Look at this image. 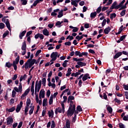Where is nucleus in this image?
<instances>
[{"label": "nucleus", "mask_w": 128, "mask_h": 128, "mask_svg": "<svg viewBox=\"0 0 128 128\" xmlns=\"http://www.w3.org/2000/svg\"><path fill=\"white\" fill-rule=\"evenodd\" d=\"M30 88H28L26 90H25L24 92L26 94H28L30 92Z\"/></svg>", "instance_id": "nucleus-59"}, {"label": "nucleus", "mask_w": 128, "mask_h": 128, "mask_svg": "<svg viewBox=\"0 0 128 128\" xmlns=\"http://www.w3.org/2000/svg\"><path fill=\"white\" fill-rule=\"evenodd\" d=\"M56 128V123L54 122V120L52 121L51 128Z\"/></svg>", "instance_id": "nucleus-40"}, {"label": "nucleus", "mask_w": 128, "mask_h": 128, "mask_svg": "<svg viewBox=\"0 0 128 128\" xmlns=\"http://www.w3.org/2000/svg\"><path fill=\"white\" fill-rule=\"evenodd\" d=\"M65 46H72V42L70 41L64 43Z\"/></svg>", "instance_id": "nucleus-53"}, {"label": "nucleus", "mask_w": 128, "mask_h": 128, "mask_svg": "<svg viewBox=\"0 0 128 128\" xmlns=\"http://www.w3.org/2000/svg\"><path fill=\"white\" fill-rule=\"evenodd\" d=\"M76 56H80V51H76L75 52Z\"/></svg>", "instance_id": "nucleus-57"}, {"label": "nucleus", "mask_w": 128, "mask_h": 128, "mask_svg": "<svg viewBox=\"0 0 128 128\" xmlns=\"http://www.w3.org/2000/svg\"><path fill=\"white\" fill-rule=\"evenodd\" d=\"M21 2H22V6H26L28 4V1L26 0H21Z\"/></svg>", "instance_id": "nucleus-46"}, {"label": "nucleus", "mask_w": 128, "mask_h": 128, "mask_svg": "<svg viewBox=\"0 0 128 128\" xmlns=\"http://www.w3.org/2000/svg\"><path fill=\"white\" fill-rule=\"evenodd\" d=\"M48 28H54V24H48Z\"/></svg>", "instance_id": "nucleus-60"}, {"label": "nucleus", "mask_w": 128, "mask_h": 128, "mask_svg": "<svg viewBox=\"0 0 128 128\" xmlns=\"http://www.w3.org/2000/svg\"><path fill=\"white\" fill-rule=\"evenodd\" d=\"M36 59H33L31 61V62H30V63L29 64V65H28L29 68H32V66H34V64H36Z\"/></svg>", "instance_id": "nucleus-14"}, {"label": "nucleus", "mask_w": 128, "mask_h": 128, "mask_svg": "<svg viewBox=\"0 0 128 128\" xmlns=\"http://www.w3.org/2000/svg\"><path fill=\"white\" fill-rule=\"evenodd\" d=\"M16 92L13 90L12 92V98H14V96H16Z\"/></svg>", "instance_id": "nucleus-54"}, {"label": "nucleus", "mask_w": 128, "mask_h": 128, "mask_svg": "<svg viewBox=\"0 0 128 128\" xmlns=\"http://www.w3.org/2000/svg\"><path fill=\"white\" fill-rule=\"evenodd\" d=\"M38 38H40V40H44V36L42 34L38 33L34 36V38L36 40H38Z\"/></svg>", "instance_id": "nucleus-3"}, {"label": "nucleus", "mask_w": 128, "mask_h": 128, "mask_svg": "<svg viewBox=\"0 0 128 128\" xmlns=\"http://www.w3.org/2000/svg\"><path fill=\"white\" fill-rule=\"evenodd\" d=\"M22 109V107L20 106V104L17 106L16 108V112H20V111Z\"/></svg>", "instance_id": "nucleus-34"}, {"label": "nucleus", "mask_w": 128, "mask_h": 128, "mask_svg": "<svg viewBox=\"0 0 128 128\" xmlns=\"http://www.w3.org/2000/svg\"><path fill=\"white\" fill-rule=\"evenodd\" d=\"M30 102H32V101L30 98H28L26 102V106H30Z\"/></svg>", "instance_id": "nucleus-30"}, {"label": "nucleus", "mask_w": 128, "mask_h": 128, "mask_svg": "<svg viewBox=\"0 0 128 128\" xmlns=\"http://www.w3.org/2000/svg\"><path fill=\"white\" fill-rule=\"evenodd\" d=\"M6 24L8 30L10 32L12 30V29L10 28V21H8V20H7L6 22Z\"/></svg>", "instance_id": "nucleus-13"}, {"label": "nucleus", "mask_w": 128, "mask_h": 128, "mask_svg": "<svg viewBox=\"0 0 128 128\" xmlns=\"http://www.w3.org/2000/svg\"><path fill=\"white\" fill-rule=\"evenodd\" d=\"M88 53L87 52H82L80 54V56H88Z\"/></svg>", "instance_id": "nucleus-41"}, {"label": "nucleus", "mask_w": 128, "mask_h": 128, "mask_svg": "<svg viewBox=\"0 0 128 128\" xmlns=\"http://www.w3.org/2000/svg\"><path fill=\"white\" fill-rule=\"evenodd\" d=\"M126 10H122L121 12L120 13L121 16H124L126 14Z\"/></svg>", "instance_id": "nucleus-36"}, {"label": "nucleus", "mask_w": 128, "mask_h": 128, "mask_svg": "<svg viewBox=\"0 0 128 128\" xmlns=\"http://www.w3.org/2000/svg\"><path fill=\"white\" fill-rule=\"evenodd\" d=\"M50 96V90H48L46 92V96L48 98Z\"/></svg>", "instance_id": "nucleus-52"}, {"label": "nucleus", "mask_w": 128, "mask_h": 128, "mask_svg": "<svg viewBox=\"0 0 128 128\" xmlns=\"http://www.w3.org/2000/svg\"><path fill=\"white\" fill-rule=\"evenodd\" d=\"M30 110L29 111V114L30 116H31L32 114H34V106H30Z\"/></svg>", "instance_id": "nucleus-15"}, {"label": "nucleus", "mask_w": 128, "mask_h": 128, "mask_svg": "<svg viewBox=\"0 0 128 128\" xmlns=\"http://www.w3.org/2000/svg\"><path fill=\"white\" fill-rule=\"evenodd\" d=\"M119 128H125L124 125L122 123H119L118 124Z\"/></svg>", "instance_id": "nucleus-50"}, {"label": "nucleus", "mask_w": 128, "mask_h": 128, "mask_svg": "<svg viewBox=\"0 0 128 128\" xmlns=\"http://www.w3.org/2000/svg\"><path fill=\"white\" fill-rule=\"evenodd\" d=\"M123 120H125L126 122V120H128V115H126V116H124L123 118Z\"/></svg>", "instance_id": "nucleus-62"}, {"label": "nucleus", "mask_w": 128, "mask_h": 128, "mask_svg": "<svg viewBox=\"0 0 128 128\" xmlns=\"http://www.w3.org/2000/svg\"><path fill=\"white\" fill-rule=\"evenodd\" d=\"M64 10H61L60 12H58V18H60L62 16H64Z\"/></svg>", "instance_id": "nucleus-19"}, {"label": "nucleus", "mask_w": 128, "mask_h": 128, "mask_svg": "<svg viewBox=\"0 0 128 128\" xmlns=\"http://www.w3.org/2000/svg\"><path fill=\"white\" fill-rule=\"evenodd\" d=\"M88 52H90V54H96L94 50L92 49L88 50Z\"/></svg>", "instance_id": "nucleus-51"}, {"label": "nucleus", "mask_w": 128, "mask_h": 128, "mask_svg": "<svg viewBox=\"0 0 128 128\" xmlns=\"http://www.w3.org/2000/svg\"><path fill=\"white\" fill-rule=\"evenodd\" d=\"M46 102H48V99L44 98L42 102V106H46Z\"/></svg>", "instance_id": "nucleus-31"}, {"label": "nucleus", "mask_w": 128, "mask_h": 128, "mask_svg": "<svg viewBox=\"0 0 128 128\" xmlns=\"http://www.w3.org/2000/svg\"><path fill=\"white\" fill-rule=\"evenodd\" d=\"M42 32H43V34H44V36H50V32L46 28H44L42 30Z\"/></svg>", "instance_id": "nucleus-10"}, {"label": "nucleus", "mask_w": 128, "mask_h": 128, "mask_svg": "<svg viewBox=\"0 0 128 128\" xmlns=\"http://www.w3.org/2000/svg\"><path fill=\"white\" fill-rule=\"evenodd\" d=\"M56 26H58V28H60V26H62V24H60V21H58L56 22Z\"/></svg>", "instance_id": "nucleus-39"}, {"label": "nucleus", "mask_w": 128, "mask_h": 128, "mask_svg": "<svg viewBox=\"0 0 128 128\" xmlns=\"http://www.w3.org/2000/svg\"><path fill=\"white\" fill-rule=\"evenodd\" d=\"M46 94V92L44 89L40 90L39 96H40L42 97V98H44V94Z\"/></svg>", "instance_id": "nucleus-6"}, {"label": "nucleus", "mask_w": 128, "mask_h": 128, "mask_svg": "<svg viewBox=\"0 0 128 128\" xmlns=\"http://www.w3.org/2000/svg\"><path fill=\"white\" fill-rule=\"evenodd\" d=\"M114 102H117V104H120V100L117 98H115L114 99Z\"/></svg>", "instance_id": "nucleus-55"}, {"label": "nucleus", "mask_w": 128, "mask_h": 128, "mask_svg": "<svg viewBox=\"0 0 128 128\" xmlns=\"http://www.w3.org/2000/svg\"><path fill=\"white\" fill-rule=\"evenodd\" d=\"M126 98L128 100V92H125Z\"/></svg>", "instance_id": "nucleus-64"}, {"label": "nucleus", "mask_w": 128, "mask_h": 128, "mask_svg": "<svg viewBox=\"0 0 128 128\" xmlns=\"http://www.w3.org/2000/svg\"><path fill=\"white\" fill-rule=\"evenodd\" d=\"M40 52H42V50H38L36 52V56H38V54H40Z\"/></svg>", "instance_id": "nucleus-49"}, {"label": "nucleus", "mask_w": 128, "mask_h": 128, "mask_svg": "<svg viewBox=\"0 0 128 128\" xmlns=\"http://www.w3.org/2000/svg\"><path fill=\"white\" fill-rule=\"evenodd\" d=\"M123 88L125 90H128V85H124Z\"/></svg>", "instance_id": "nucleus-63"}, {"label": "nucleus", "mask_w": 128, "mask_h": 128, "mask_svg": "<svg viewBox=\"0 0 128 128\" xmlns=\"http://www.w3.org/2000/svg\"><path fill=\"white\" fill-rule=\"evenodd\" d=\"M48 114L49 118H51V116L52 118H54V110H52L51 112L48 111Z\"/></svg>", "instance_id": "nucleus-22"}, {"label": "nucleus", "mask_w": 128, "mask_h": 128, "mask_svg": "<svg viewBox=\"0 0 128 128\" xmlns=\"http://www.w3.org/2000/svg\"><path fill=\"white\" fill-rule=\"evenodd\" d=\"M59 112V114H62V108L58 107V108H56L55 110V114H58V113Z\"/></svg>", "instance_id": "nucleus-16"}, {"label": "nucleus", "mask_w": 128, "mask_h": 128, "mask_svg": "<svg viewBox=\"0 0 128 128\" xmlns=\"http://www.w3.org/2000/svg\"><path fill=\"white\" fill-rule=\"evenodd\" d=\"M14 110H16V108H14V106H13L8 110V112H14Z\"/></svg>", "instance_id": "nucleus-27"}, {"label": "nucleus", "mask_w": 128, "mask_h": 128, "mask_svg": "<svg viewBox=\"0 0 128 128\" xmlns=\"http://www.w3.org/2000/svg\"><path fill=\"white\" fill-rule=\"evenodd\" d=\"M116 13H113L110 14V20H114V18H116Z\"/></svg>", "instance_id": "nucleus-26"}, {"label": "nucleus", "mask_w": 128, "mask_h": 128, "mask_svg": "<svg viewBox=\"0 0 128 128\" xmlns=\"http://www.w3.org/2000/svg\"><path fill=\"white\" fill-rule=\"evenodd\" d=\"M53 102H54V96L52 95H51L49 100L50 106H51V104H53Z\"/></svg>", "instance_id": "nucleus-21"}, {"label": "nucleus", "mask_w": 128, "mask_h": 128, "mask_svg": "<svg viewBox=\"0 0 128 128\" xmlns=\"http://www.w3.org/2000/svg\"><path fill=\"white\" fill-rule=\"evenodd\" d=\"M88 78H90V74H84L83 77L82 78V80L83 82H86Z\"/></svg>", "instance_id": "nucleus-5"}, {"label": "nucleus", "mask_w": 128, "mask_h": 128, "mask_svg": "<svg viewBox=\"0 0 128 128\" xmlns=\"http://www.w3.org/2000/svg\"><path fill=\"white\" fill-rule=\"evenodd\" d=\"M66 126L67 128H70V120L66 121Z\"/></svg>", "instance_id": "nucleus-32"}, {"label": "nucleus", "mask_w": 128, "mask_h": 128, "mask_svg": "<svg viewBox=\"0 0 128 128\" xmlns=\"http://www.w3.org/2000/svg\"><path fill=\"white\" fill-rule=\"evenodd\" d=\"M14 122V119H12V118L11 116L8 117L7 118V121H6V124L7 126H10V124H12Z\"/></svg>", "instance_id": "nucleus-4"}, {"label": "nucleus", "mask_w": 128, "mask_h": 128, "mask_svg": "<svg viewBox=\"0 0 128 128\" xmlns=\"http://www.w3.org/2000/svg\"><path fill=\"white\" fill-rule=\"evenodd\" d=\"M70 106L67 110V116H72L76 110V105L74 104V101L72 100L70 101Z\"/></svg>", "instance_id": "nucleus-1"}, {"label": "nucleus", "mask_w": 128, "mask_h": 128, "mask_svg": "<svg viewBox=\"0 0 128 128\" xmlns=\"http://www.w3.org/2000/svg\"><path fill=\"white\" fill-rule=\"evenodd\" d=\"M106 110L108 112L109 114H112V108L110 107V106H108L107 107Z\"/></svg>", "instance_id": "nucleus-23"}, {"label": "nucleus", "mask_w": 128, "mask_h": 128, "mask_svg": "<svg viewBox=\"0 0 128 128\" xmlns=\"http://www.w3.org/2000/svg\"><path fill=\"white\" fill-rule=\"evenodd\" d=\"M103 98H104V100H108V96H106V94L103 93Z\"/></svg>", "instance_id": "nucleus-48"}, {"label": "nucleus", "mask_w": 128, "mask_h": 128, "mask_svg": "<svg viewBox=\"0 0 128 128\" xmlns=\"http://www.w3.org/2000/svg\"><path fill=\"white\" fill-rule=\"evenodd\" d=\"M18 64H16L15 62H13L12 64V66H14V70H18V66H16Z\"/></svg>", "instance_id": "nucleus-33"}, {"label": "nucleus", "mask_w": 128, "mask_h": 128, "mask_svg": "<svg viewBox=\"0 0 128 128\" xmlns=\"http://www.w3.org/2000/svg\"><path fill=\"white\" fill-rule=\"evenodd\" d=\"M63 98H64L63 102H66V100H68V97H66V96H64Z\"/></svg>", "instance_id": "nucleus-58"}, {"label": "nucleus", "mask_w": 128, "mask_h": 128, "mask_svg": "<svg viewBox=\"0 0 128 128\" xmlns=\"http://www.w3.org/2000/svg\"><path fill=\"white\" fill-rule=\"evenodd\" d=\"M96 14H98L96 13V12H92L90 14V20H94V18L96 16Z\"/></svg>", "instance_id": "nucleus-11"}, {"label": "nucleus", "mask_w": 128, "mask_h": 128, "mask_svg": "<svg viewBox=\"0 0 128 128\" xmlns=\"http://www.w3.org/2000/svg\"><path fill=\"white\" fill-rule=\"evenodd\" d=\"M14 90L16 92H22V82H20L18 88V87H14Z\"/></svg>", "instance_id": "nucleus-2"}, {"label": "nucleus", "mask_w": 128, "mask_h": 128, "mask_svg": "<svg viewBox=\"0 0 128 128\" xmlns=\"http://www.w3.org/2000/svg\"><path fill=\"white\" fill-rule=\"evenodd\" d=\"M22 50H26V41H24L22 42Z\"/></svg>", "instance_id": "nucleus-12"}, {"label": "nucleus", "mask_w": 128, "mask_h": 128, "mask_svg": "<svg viewBox=\"0 0 128 128\" xmlns=\"http://www.w3.org/2000/svg\"><path fill=\"white\" fill-rule=\"evenodd\" d=\"M6 66L8 68H10L12 66V64H11L10 62H7L6 64Z\"/></svg>", "instance_id": "nucleus-24"}, {"label": "nucleus", "mask_w": 128, "mask_h": 128, "mask_svg": "<svg viewBox=\"0 0 128 128\" xmlns=\"http://www.w3.org/2000/svg\"><path fill=\"white\" fill-rule=\"evenodd\" d=\"M22 122H20V123L18 126V128H22Z\"/></svg>", "instance_id": "nucleus-61"}, {"label": "nucleus", "mask_w": 128, "mask_h": 128, "mask_svg": "<svg viewBox=\"0 0 128 128\" xmlns=\"http://www.w3.org/2000/svg\"><path fill=\"white\" fill-rule=\"evenodd\" d=\"M72 6H78V2H76V0H72V2H71Z\"/></svg>", "instance_id": "nucleus-28"}, {"label": "nucleus", "mask_w": 128, "mask_h": 128, "mask_svg": "<svg viewBox=\"0 0 128 128\" xmlns=\"http://www.w3.org/2000/svg\"><path fill=\"white\" fill-rule=\"evenodd\" d=\"M86 66V62H80V67L81 68H82V66Z\"/></svg>", "instance_id": "nucleus-44"}, {"label": "nucleus", "mask_w": 128, "mask_h": 128, "mask_svg": "<svg viewBox=\"0 0 128 128\" xmlns=\"http://www.w3.org/2000/svg\"><path fill=\"white\" fill-rule=\"evenodd\" d=\"M126 38V35H123L120 38V40H121V42H122V40H124Z\"/></svg>", "instance_id": "nucleus-42"}, {"label": "nucleus", "mask_w": 128, "mask_h": 128, "mask_svg": "<svg viewBox=\"0 0 128 128\" xmlns=\"http://www.w3.org/2000/svg\"><path fill=\"white\" fill-rule=\"evenodd\" d=\"M32 34V30H30L29 32H28L26 34V38L30 36V34Z\"/></svg>", "instance_id": "nucleus-38"}, {"label": "nucleus", "mask_w": 128, "mask_h": 128, "mask_svg": "<svg viewBox=\"0 0 128 128\" xmlns=\"http://www.w3.org/2000/svg\"><path fill=\"white\" fill-rule=\"evenodd\" d=\"M122 52H117L114 56V60L116 59V58H120V56L122 55Z\"/></svg>", "instance_id": "nucleus-7"}, {"label": "nucleus", "mask_w": 128, "mask_h": 128, "mask_svg": "<svg viewBox=\"0 0 128 128\" xmlns=\"http://www.w3.org/2000/svg\"><path fill=\"white\" fill-rule=\"evenodd\" d=\"M102 6H100L96 10V14H100V12H102Z\"/></svg>", "instance_id": "nucleus-35"}, {"label": "nucleus", "mask_w": 128, "mask_h": 128, "mask_svg": "<svg viewBox=\"0 0 128 128\" xmlns=\"http://www.w3.org/2000/svg\"><path fill=\"white\" fill-rule=\"evenodd\" d=\"M29 64H28V62H26V63H25V64H24V68H25V69L26 70H28V66H29Z\"/></svg>", "instance_id": "nucleus-45"}, {"label": "nucleus", "mask_w": 128, "mask_h": 128, "mask_svg": "<svg viewBox=\"0 0 128 128\" xmlns=\"http://www.w3.org/2000/svg\"><path fill=\"white\" fill-rule=\"evenodd\" d=\"M4 26H6L2 22H0V30H2L3 28H4Z\"/></svg>", "instance_id": "nucleus-37"}, {"label": "nucleus", "mask_w": 128, "mask_h": 128, "mask_svg": "<svg viewBox=\"0 0 128 128\" xmlns=\"http://www.w3.org/2000/svg\"><path fill=\"white\" fill-rule=\"evenodd\" d=\"M39 2H40V0H36V1H34L33 4L34 6H36V4H39Z\"/></svg>", "instance_id": "nucleus-43"}, {"label": "nucleus", "mask_w": 128, "mask_h": 128, "mask_svg": "<svg viewBox=\"0 0 128 128\" xmlns=\"http://www.w3.org/2000/svg\"><path fill=\"white\" fill-rule=\"evenodd\" d=\"M111 30L110 27L108 26L104 30V34H108V32H110Z\"/></svg>", "instance_id": "nucleus-9"}, {"label": "nucleus", "mask_w": 128, "mask_h": 128, "mask_svg": "<svg viewBox=\"0 0 128 128\" xmlns=\"http://www.w3.org/2000/svg\"><path fill=\"white\" fill-rule=\"evenodd\" d=\"M58 53L57 52H52L50 55V58H58Z\"/></svg>", "instance_id": "nucleus-17"}, {"label": "nucleus", "mask_w": 128, "mask_h": 128, "mask_svg": "<svg viewBox=\"0 0 128 128\" xmlns=\"http://www.w3.org/2000/svg\"><path fill=\"white\" fill-rule=\"evenodd\" d=\"M20 56H18L17 58L15 59V60L13 61V62H15V64H18V62H20Z\"/></svg>", "instance_id": "nucleus-25"}, {"label": "nucleus", "mask_w": 128, "mask_h": 128, "mask_svg": "<svg viewBox=\"0 0 128 128\" xmlns=\"http://www.w3.org/2000/svg\"><path fill=\"white\" fill-rule=\"evenodd\" d=\"M118 4V2H114V3L112 4V6L110 7V10H114L116 6V4Z\"/></svg>", "instance_id": "nucleus-20"}, {"label": "nucleus", "mask_w": 128, "mask_h": 128, "mask_svg": "<svg viewBox=\"0 0 128 128\" xmlns=\"http://www.w3.org/2000/svg\"><path fill=\"white\" fill-rule=\"evenodd\" d=\"M26 34V30H24L23 32H22L20 34L19 38L20 40H22V37L24 36V35Z\"/></svg>", "instance_id": "nucleus-8"}, {"label": "nucleus", "mask_w": 128, "mask_h": 128, "mask_svg": "<svg viewBox=\"0 0 128 128\" xmlns=\"http://www.w3.org/2000/svg\"><path fill=\"white\" fill-rule=\"evenodd\" d=\"M74 100V96H70L68 97V104H70V102L71 100Z\"/></svg>", "instance_id": "nucleus-18"}, {"label": "nucleus", "mask_w": 128, "mask_h": 128, "mask_svg": "<svg viewBox=\"0 0 128 128\" xmlns=\"http://www.w3.org/2000/svg\"><path fill=\"white\" fill-rule=\"evenodd\" d=\"M106 20L104 19L102 22V26H106Z\"/></svg>", "instance_id": "nucleus-47"}, {"label": "nucleus", "mask_w": 128, "mask_h": 128, "mask_svg": "<svg viewBox=\"0 0 128 128\" xmlns=\"http://www.w3.org/2000/svg\"><path fill=\"white\" fill-rule=\"evenodd\" d=\"M78 30V28L77 27H74L72 30L73 32H76Z\"/></svg>", "instance_id": "nucleus-56"}, {"label": "nucleus", "mask_w": 128, "mask_h": 128, "mask_svg": "<svg viewBox=\"0 0 128 128\" xmlns=\"http://www.w3.org/2000/svg\"><path fill=\"white\" fill-rule=\"evenodd\" d=\"M8 34H10V32L8 30H6L5 32L2 35V38H4L7 36H8Z\"/></svg>", "instance_id": "nucleus-29"}]
</instances>
